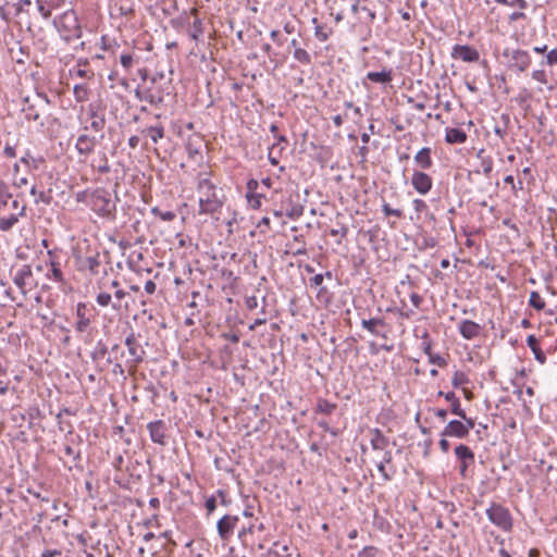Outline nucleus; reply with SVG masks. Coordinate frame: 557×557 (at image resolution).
Returning a JSON list of instances; mask_svg holds the SVG:
<instances>
[{"label": "nucleus", "mask_w": 557, "mask_h": 557, "mask_svg": "<svg viewBox=\"0 0 557 557\" xmlns=\"http://www.w3.org/2000/svg\"><path fill=\"white\" fill-rule=\"evenodd\" d=\"M199 214H214L222 208L225 196L223 189L218 187L210 178H202L198 182Z\"/></svg>", "instance_id": "1"}, {"label": "nucleus", "mask_w": 557, "mask_h": 557, "mask_svg": "<svg viewBox=\"0 0 557 557\" xmlns=\"http://www.w3.org/2000/svg\"><path fill=\"white\" fill-rule=\"evenodd\" d=\"M77 200L87 202L91 210L100 216L114 218L115 202L111 193L104 188H97L92 191L83 190L77 194Z\"/></svg>", "instance_id": "2"}, {"label": "nucleus", "mask_w": 557, "mask_h": 557, "mask_svg": "<svg viewBox=\"0 0 557 557\" xmlns=\"http://www.w3.org/2000/svg\"><path fill=\"white\" fill-rule=\"evenodd\" d=\"M61 37L70 42L82 37V27L76 12L73 9L64 11L52 21Z\"/></svg>", "instance_id": "3"}, {"label": "nucleus", "mask_w": 557, "mask_h": 557, "mask_svg": "<svg viewBox=\"0 0 557 557\" xmlns=\"http://www.w3.org/2000/svg\"><path fill=\"white\" fill-rule=\"evenodd\" d=\"M124 344L127 348L129 358L126 360L128 371L132 373L136 370L137 366L144 362L146 351L141 344L138 342L136 334L132 331L125 337Z\"/></svg>", "instance_id": "4"}, {"label": "nucleus", "mask_w": 557, "mask_h": 557, "mask_svg": "<svg viewBox=\"0 0 557 557\" xmlns=\"http://www.w3.org/2000/svg\"><path fill=\"white\" fill-rule=\"evenodd\" d=\"M485 513L491 523L505 532L511 531L513 525L512 517L506 507L497 503H491L490 507L485 510Z\"/></svg>", "instance_id": "5"}, {"label": "nucleus", "mask_w": 557, "mask_h": 557, "mask_svg": "<svg viewBox=\"0 0 557 557\" xmlns=\"http://www.w3.org/2000/svg\"><path fill=\"white\" fill-rule=\"evenodd\" d=\"M13 283L25 297L29 292L37 287L38 282L33 274L29 264H23L13 273Z\"/></svg>", "instance_id": "6"}, {"label": "nucleus", "mask_w": 557, "mask_h": 557, "mask_svg": "<svg viewBox=\"0 0 557 557\" xmlns=\"http://www.w3.org/2000/svg\"><path fill=\"white\" fill-rule=\"evenodd\" d=\"M504 57L508 59L509 66L519 72H524L531 64V55L521 49H506Z\"/></svg>", "instance_id": "7"}, {"label": "nucleus", "mask_w": 557, "mask_h": 557, "mask_svg": "<svg viewBox=\"0 0 557 557\" xmlns=\"http://www.w3.org/2000/svg\"><path fill=\"white\" fill-rule=\"evenodd\" d=\"M455 456L459 461V474L461 478L468 476V468L474 463V453L465 445L459 444L455 447Z\"/></svg>", "instance_id": "8"}, {"label": "nucleus", "mask_w": 557, "mask_h": 557, "mask_svg": "<svg viewBox=\"0 0 557 557\" xmlns=\"http://www.w3.org/2000/svg\"><path fill=\"white\" fill-rule=\"evenodd\" d=\"M237 516L224 515L216 523V530L220 539L223 542H228L232 537L234 530L238 523Z\"/></svg>", "instance_id": "9"}, {"label": "nucleus", "mask_w": 557, "mask_h": 557, "mask_svg": "<svg viewBox=\"0 0 557 557\" xmlns=\"http://www.w3.org/2000/svg\"><path fill=\"white\" fill-rule=\"evenodd\" d=\"M393 454L392 450H385L382 457L376 461L377 471L381 474L383 482L391 481L396 474V467L392 465Z\"/></svg>", "instance_id": "10"}, {"label": "nucleus", "mask_w": 557, "mask_h": 557, "mask_svg": "<svg viewBox=\"0 0 557 557\" xmlns=\"http://www.w3.org/2000/svg\"><path fill=\"white\" fill-rule=\"evenodd\" d=\"M259 182L255 178H250L247 182L246 199L248 206L251 209H259L261 207V200L267 197V194L262 190H258Z\"/></svg>", "instance_id": "11"}, {"label": "nucleus", "mask_w": 557, "mask_h": 557, "mask_svg": "<svg viewBox=\"0 0 557 557\" xmlns=\"http://www.w3.org/2000/svg\"><path fill=\"white\" fill-rule=\"evenodd\" d=\"M150 440L159 445L164 446L166 444V424L163 420L151 421L147 424Z\"/></svg>", "instance_id": "12"}, {"label": "nucleus", "mask_w": 557, "mask_h": 557, "mask_svg": "<svg viewBox=\"0 0 557 557\" xmlns=\"http://www.w3.org/2000/svg\"><path fill=\"white\" fill-rule=\"evenodd\" d=\"M144 137V146L148 148L150 144L158 145V143L164 138L165 132L162 125L146 126L140 131Z\"/></svg>", "instance_id": "13"}, {"label": "nucleus", "mask_w": 557, "mask_h": 557, "mask_svg": "<svg viewBox=\"0 0 557 557\" xmlns=\"http://www.w3.org/2000/svg\"><path fill=\"white\" fill-rule=\"evenodd\" d=\"M386 326L387 324L383 318L361 320V327L368 331L371 335L376 337L387 338V331L382 330Z\"/></svg>", "instance_id": "14"}, {"label": "nucleus", "mask_w": 557, "mask_h": 557, "mask_svg": "<svg viewBox=\"0 0 557 557\" xmlns=\"http://www.w3.org/2000/svg\"><path fill=\"white\" fill-rule=\"evenodd\" d=\"M76 322L74 329L77 333H84L87 331L91 323L89 310L85 302H78L76 306Z\"/></svg>", "instance_id": "15"}, {"label": "nucleus", "mask_w": 557, "mask_h": 557, "mask_svg": "<svg viewBox=\"0 0 557 557\" xmlns=\"http://www.w3.org/2000/svg\"><path fill=\"white\" fill-rule=\"evenodd\" d=\"M98 138L95 135H89L87 132L79 134L77 137L75 148L79 154H89L94 151Z\"/></svg>", "instance_id": "16"}, {"label": "nucleus", "mask_w": 557, "mask_h": 557, "mask_svg": "<svg viewBox=\"0 0 557 557\" xmlns=\"http://www.w3.org/2000/svg\"><path fill=\"white\" fill-rule=\"evenodd\" d=\"M451 55L463 62H476L480 59L479 51L468 45H455Z\"/></svg>", "instance_id": "17"}, {"label": "nucleus", "mask_w": 557, "mask_h": 557, "mask_svg": "<svg viewBox=\"0 0 557 557\" xmlns=\"http://www.w3.org/2000/svg\"><path fill=\"white\" fill-rule=\"evenodd\" d=\"M88 115L90 117V123L83 127L84 132H94L100 133L99 138H103L102 131L106 126V119L103 115L98 114L92 108H89Z\"/></svg>", "instance_id": "18"}, {"label": "nucleus", "mask_w": 557, "mask_h": 557, "mask_svg": "<svg viewBox=\"0 0 557 557\" xmlns=\"http://www.w3.org/2000/svg\"><path fill=\"white\" fill-rule=\"evenodd\" d=\"M460 335L468 341L480 336L482 326L472 320H462L458 325Z\"/></svg>", "instance_id": "19"}, {"label": "nucleus", "mask_w": 557, "mask_h": 557, "mask_svg": "<svg viewBox=\"0 0 557 557\" xmlns=\"http://www.w3.org/2000/svg\"><path fill=\"white\" fill-rule=\"evenodd\" d=\"M135 96L139 101L148 102L149 104L157 106L163 101L162 92L152 88H136Z\"/></svg>", "instance_id": "20"}, {"label": "nucleus", "mask_w": 557, "mask_h": 557, "mask_svg": "<svg viewBox=\"0 0 557 557\" xmlns=\"http://www.w3.org/2000/svg\"><path fill=\"white\" fill-rule=\"evenodd\" d=\"M370 445L373 450L383 453L389 450V438L380 429L374 428L370 430Z\"/></svg>", "instance_id": "21"}, {"label": "nucleus", "mask_w": 557, "mask_h": 557, "mask_svg": "<svg viewBox=\"0 0 557 557\" xmlns=\"http://www.w3.org/2000/svg\"><path fill=\"white\" fill-rule=\"evenodd\" d=\"M441 435L443 437H456V438H466L468 434L463 429V423L461 420H451L449 421Z\"/></svg>", "instance_id": "22"}, {"label": "nucleus", "mask_w": 557, "mask_h": 557, "mask_svg": "<svg viewBox=\"0 0 557 557\" xmlns=\"http://www.w3.org/2000/svg\"><path fill=\"white\" fill-rule=\"evenodd\" d=\"M49 256V264L51 267L50 271L47 273V277L57 283H62L64 281L63 273L61 271L60 262L55 260L53 252L51 250L48 251Z\"/></svg>", "instance_id": "23"}, {"label": "nucleus", "mask_w": 557, "mask_h": 557, "mask_svg": "<svg viewBox=\"0 0 557 557\" xmlns=\"http://www.w3.org/2000/svg\"><path fill=\"white\" fill-rule=\"evenodd\" d=\"M438 396H443L447 401L450 403L451 413L456 414L459 418H465V410L461 408L460 400L454 392L444 393L440 391Z\"/></svg>", "instance_id": "24"}, {"label": "nucleus", "mask_w": 557, "mask_h": 557, "mask_svg": "<svg viewBox=\"0 0 557 557\" xmlns=\"http://www.w3.org/2000/svg\"><path fill=\"white\" fill-rule=\"evenodd\" d=\"M467 134L461 128L447 127L445 129V140L447 144H465L467 141Z\"/></svg>", "instance_id": "25"}, {"label": "nucleus", "mask_w": 557, "mask_h": 557, "mask_svg": "<svg viewBox=\"0 0 557 557\" xmlns=\"http://www.w3.org/2000/svg\"><path fill=\"white\" fill-rule=\"evenodd\" d=\"M414 163L421 170L430 169L432 165L431 149L429 147L420 149L414 156Z\"/></svg>", "instance_id": "26"}, {"label": "nucleus", "mask_w": 557, "mask_h": 557, "mask_svg": "<svg viewBox=\"0 0 557 557\" xmlns=\"http://www.w3.org/2000/svg\"><path fill=\"white\" fill-rule=\"evenodd\" d=\"M366 78L379 84H388L393 81L392 69H383L381 72H368Z\"/></svg>", "instance_id": "27"}, {"label": "nucleus", "mask_w": 557, "mask_h": 557, "mask_svg": "<svg viewBox=\"0 0 557 557\" xmlns=\"http://www.w3.org/2000/svg\"><path fill=\"white\" fill-rule=\"evenodd\" d=\"M527 345L532 350L535 360L544 364L546 362V356L540 346L539 339L534 335H529L527 337Z\"/></svg>", "instance_id": "28"}, {"label": "nucleus", "mask_w": 557, "mask_h": 557, "mask_svg": "<svg viewBox=\"0 0 557 557\" xmlns=\"http://www.w3.org/2000/svg\"><path fill=\"white\" fill-rule=\"evenodd\" d=\"M44 159L41 157H33L28 152L25 153L20 159V163L24 165V171H37L40 170V165L44 163Z\"/></svg>", "instance_id": "29"}, {"label": "nucleus", "mask_w": 557, "mask_h": 557, "mask_svg": "<svg viewBox=\"0 0 557 557\" xmlns=\"http://www.w3.org/2000/svg\"><path fill=\"white\" fill-rule=\"evenodd\" d=\"M411 184L418 193L424 195L432 187L431 176H411Z\"/></svg>", "instance_id": "30"}, {"label": "nucleus", "mask_w": 557, "mask_h": 557, "mask_svg": "<svg viewBox=\"0 0 557 557\" xmlns=\"http://www.w3.org/2000/svg\"><path fill=\"white\" fill-rule=\"evenodd\" d=\"M257 520L250 521L247 525H243L237 533V537L242 543H245L247 534H253L255 531H263L264 525L262 522L256 523Z\"/></svg>", "instance_id": "31"}, {"label": "nucleus", "mask_w": 557, "mask_h": 557, "mask_svg": "<svg viewBox=\"0 0 557 557\" xmlns=\"http://www.w3.org/2000/svg\"><path fill=\"white\" fill-rule=\"evenodd\" d=\"M100 256L99 253H95L91 256L86 257L82 261V267L84 269H87L92 275H97L99 273V267H100Z\"/></svg>", "instance_id": "32"}, {"label": "nucleus", "mask_w": 557, "mask_h": 557, "mask_svg": "<svg viewBox=\"0 0 557 557\" xmlns=\"http://www.w3.org/2000/svg\"><path fill=\"white\" fill-rule=\"evenodd\" d=\"M337 408V405L335 403H331L325 398H319L317 400V405L314 407V412L325 416H331L335 409Z\"/></svg>", "instance_id": "33"}, {"label": "nucleus", "mask_w": 557, "mask_h": 557, "mask_svg": "<svg viewBox=\"0 0 557 557\" xmlns=\"http://www.w3.org/2000/svg\"><path fill=\"white\" fill-rule=\"evenodd\" d=\"M25 207L21 208L18 213H11L9 216L0 218V231H10L18 221V216L24 214Z\"/></svg>", "instance_id": "34"}, {"label": "nucleus", "mask_w": 557, "mask_h": 557, "mask_svg": "<svg viewBox=\"0 0 557 557\" xmlns=\"http://www.w3.org/2000/svg\"><path fill=\"white\" fill-rule=\"evenodd\" d=\"M509 122H510L509 115L502 114L500 122L495 123L493 131L499 139H504L507 136V128H508Z\"/></svg>", "instance_id": "35"}, {"label": "nucleus", "mask_w": 557, "mask_h": 557, "mask_svg": "<svg viewBox=\"0 0 557 557\" xmlns=\"http://www.w3.org/2000/svg\"><path fill=\"white\" fill-rule=\"evenodd\" d=\"M138 57H135L131 52H123L120 55V63L126 73H129L135 63L138 62Z\"/></svg>", "instance_id": "36"}, {"label": "nucleus", "mask_w": 557, "mask_h": 557, "mask_svg": "<svg viewBox=\"0 0 557 557\" xmlns=\"http://www.w3.org/2000/svg\"><path fill=\"white\" fill-rule=\"evenodd\" d=\"M73 94L77 102H85L89 98V88L85 84H76L73 88Z\"/></svg>", "instance_id": "37"}, {"label": "nucleus", "mask_w": 557, "mask_h": 557, "mask_svg": "<svg viewBox=\"0 0 557 557\" xmlns=\"http://www.w3.org/2000/svg\"><path fill=\"white\" fill-rule=\"evenodd\" d=\"M96 301L100 307H108L109 305H112L114 310H119L121 308L120 304L112 302V296L106 292L99 293L96 297Z\"/></svg>", "instance_id": "38"}, {"label": "nucleus", "mask_w": 557, "mask_h": 557, "mask_svg": "<svg viewBox=\"0 0 557 557\" xmlns=\"http://www.w3.org/2000/svg\"><path fill=\"white\" fill-rule=\"evenodd\" d=\"M293 57L296 61L304 65H309L312 62L310 53L302 48H296L294 50Z\"/></svg>", "instance_id": "39"}, {"label": "nucleus", "mask_w": 557, "mask_h": 557, "mask_svg": "<svg viewBox=\"0 0 557 557\" xmlns=\"http://www.w3.org/2000/svg\"><path fill=\"white\" fill-rule=\"evenodd\" d=\"M529 305L537 311L545 308V301L536 290L531 292Z\"/></svg>", "instance_id": "40"}, {"label": "nucleus", "mask_w": 557, "mask_h": 557, "mask_svg": "<svg viewBox=\"0 0 557 557\" xmlns=\"http://www.w3.org/2000/svg\"><path fill=\"white\" fill-rule=\"evenodd\" d=\"M71 442H73V440ZM63 450H64L65 456L70 457L75 465L81 461V458H82L81 450L75 449L72 446V443H66L64 445Z\"/></svg>", "instance_id": "41"}, {"label": "nucleus", "mask_w": 557, "mask_h": 557, "mask_svg": "<svg viewBox=\"0 0 557 557\" xmlns=\"http://www.w3.org/2000/svg\"><path fill=\"white\" fill-rule=\"evenodd\" d=\"M25 116L28 121L38 122L40 127H44L45 122L40 116V113L35 110L34 106H29L27 109H25Z\"/></svg>", "instance_id": "42"}, {"label": "nucleus", "mask_w": 557, "mask_h": 557, "mask_svg": "<svg viewBox=\"0 0 557 557\" xmlns=\"http://www.w3.org/2000/svg\"><path fill=\"white\" fill-rule=\"evenodd\" d=\"M382 212L386 218L387 216H395L396 219L404 218V212L401 209H394L387 202H383Z\"/></svg>", "instance_id": "43"}, {"label": "nucleus", "mask_w": 557, "mask_h": 557, "mask_svg": "<svg viewBox=\"0 0 557 557\" xmlns=\"http://www.w3.org/2000/svg\"><path fill=\"white\" fill-rule=\"evenodd\" d=\"M12 199L9 187L0 181V210Z\"/></svg>", "instance_id": "44"}, {"label": "nucleus", "mask_w": 557, "mask_h": 557, "mask_svg": "<svg viewBox=\"0 0 557 557\" xmlns=\"http://www.w3.org/2000/svg\"><path fill=\"white\" fill-rule=\"evenodd\" d=\"M151 213L156 216H159L162 221H173L176 218L175 212L173 211H162L158 207L151 209Z\"/></svg>", "instance_id": "45"}, {"label": "nucleus", "mask_w": 557, "mask_h": 557, "mask_svg": "<svg viewBox=\"0 0 557 557\" xmlns=\"http://www.w3.org/2000/svg\"><path fill=\"white\" fill-rule=\"evenodd\" d=\"M469 382L467 374L462 371H456L451 379V384L454 387H459Z\"/></svg>", "instance_id": "46"}, {"label": "nucleus", "mask_w": 557, "mask_h": 557, "mask_svg": "<svg viewBox=\"0 0 557 557\" xmlns=\"http://www.w3.org/2000/svg\"><path fill=\"white\" fill-rule=\"evenodd\" d=\"M347 234H348V227L346 225H342L338 228H331L330 230V235L331 236L338 237V239L336 240L337 245L342 244V239L344 237H346Z\"/></svg>", "instance_id": "47"}, {"label": "nucleus", "mask_w": 557, "mask_h": 557, "mask_svg": "<svg viewBox=\"0 0 557 557\" xmlns=\"http://www.w3.org/2000/svg\"><path fill=\"white\" fill-rule=\"evenodd\" d=\"M36 3H37L38 12L42 16V18L49 20L52 14V10L49 8V5L46 2H44L42 0H36Z\"/></svg>", "instance_id": "48"}, {"label": "nucleus", "mask_w": 557, "mask_h": 557, "mask_svg": "<svg viewBox=\"0 0 557 557\" xmlns=\"http://www.w3.org/2000/svg\"><path fill=\"white\" fill-rule=\"evenodd\" d=\"M531 77H532V79H534L535 82H537L542 85H546L548 82L547 74L543 69L533 70L531 73Z\"/></svg>", "instance_id": "49"}, {"label": "nucleus", "mask_w": 557, "mask_h": 557, "mask_svg": "<svg viewBox=\"0 0 557 557\" xmlns=\"http://www.w3.org/2000/svg\"><path fill=\"white\" fill-rule=\"evenodd\" d=\"M55 419H57L58 428H59L60 431L67 430L69 434H73L74 428H73V424L70 421L62 420L61 413H57L55 414Z\"/></svg>", "instance_id": "50"}, {"label": "nucleus", "mask_w": 557, "mask_h": 557, "mask_svg": "<svg viewBox=\"0 0 557 557\" xmlns=\"http://www.w3.org/2000/svg\"><path fill=\"white\" fill-rule=\"evenodd\" d=\"M541 64L548 66L557 65V48L549 50L545 55V60H543Z\"/></svg>", "instance_id": "51"}, {"label": "nucleus", "mask_w": 557, "mask_h": 557, "mask_svg": "<svg viewBox=\"0 0 557 557\" xmlns=\"http://www.w3.org/2000/svg\"><path fill=\"white\" fill-rule=\"evenodd\" d=\"M50 191H51V189H48V191H45L44 189H39L36 185H34L30 189V193L33 195H38L39 199L46 203H49L51 200V196L49 195Z\"/></svg>", "instance_id": "52"}, {"label": "nucleus", "mask_w": 557, "mask_h": 557, "mask_svg": "<svg viewBox=\"0 0 557 557\" xmlns=\"http://www.w3.org/2000/svg\"><path fill=\"white\" fill-rule=\"evenodd\" d=\"M27 416H28L29 424H32V422L34 420L44 419V413L38 407H30L27 411Z\"/></svg>", "instance_id": "53"}, {"label": "nucleus", "mask_w": 557, "mask_h": 557, "mask_svg": "<svg viewBox=\"0 0 557 557\" xmlns=\"http://www.w3.org/2000/svg\"><path fill=\"white\" fill-rule=\"evenodd\" d=\"M302 213H304V206H301V205L293 206L289 210L286 211V215L289 219H298L299 216L302 215Z\"/></svg>", "instance_id": "54"}, {"label": "nucleus", "mask_w": 557, "mask_h": 557, "mask_svg": "<svg viewBox=\"0 0 557 557\" xmlns=\"http://www.w3.org/2000/svg\"><path fill=\"white\" fill-rule=\"evenodd\" d=\"M518 177V183H515V176H505L504 183L505 185H510L513 190L522 189L523 188V182L520 180V176Z\"/></svg>", "instance_id": "55"}, {"label": "nucleus", "mask_w": 557, "mask_h": 557, "mask_svg": "<svg viewBox=\"0 0 557 557\" xmlns=\"http://www.w3.org/2000/svg\"><path fill=\"white\" fill-rule=\"evenodd\" d=\"M379 549L374 546H366L359 553L357 557H376Z\"/></svg>", "instance_id": "56"}, {"label": "nucleus", "mask_w": 557, "mask_h": 557, "mask_svg": "<svg viewBox=\"0 0 557 557\" xmlns=\"http://www.w3.org/2000/svg\"><path fill=\"white\" fill-rule=\"evenodd\" d=\"M325 276L327 278H332V273L330 271H326L324 274H315L313 277L310 278L311 285L321 286Z\"/></svg>", "instance_id": "57"}, {"label": "nucleus", "mask_w": 557, "mask_h": 557, "mask_svg": "<svg viewBox=\"0 0 557 557\" xmlns=\"http://www.w3.org/2000/svg\"><path fill=\"white\" fill-rule=\"evenodd\" d=\"M75 76L79 77V78H91L94 76V73H91L90 71L86 70V69H83L81 67V65L78 64L77 69L71 71Z\"/></svg>", "instance_id": "58"}, {"label": "nucleus", "mask_w": 557, "mask_h": 557, "mask_svg": "<svg viewBox=\"0 0 557 557\" xmlns=\"http://www.w3.org/2000/svg\"><path fill=\"white\" fill-rule=\"evenodd\" d=\"M201 21L199 18H196L193 23V33L190 34L191 38L194 40H197L198 37L201 35L202 33V28H201Z\"/></svg>", "instance_id": "59"}, {"label": "nucleus", "mask_w": 557, "mask_h": 557, "mask_svg": "<svg viewBox=\"0 0 557 557\" xmlns=\"http://www.w3.org/2000/svg\"><path fill=\"white\" fill-rule=\"evenodd\" d=\"M273 182L271 176H265L259 182L258 190H262L265 193L268 189L272 188Z\"/></svg>", "instance_id": "60"}, {"label": "nucleus", "mask_w": 557, "mask_h": 557, "mask_svg": "<svg viewBox=\"0 0 557 557\" xmlns=\"http://www.w3.org/2000/svg\"><path fill=\"white\" fill-rule=\"evenodd\" d=\"M205 506H206V509H207V511H208V515H211V513L215 510V508H216V499H215V496H214V495H212V496L208 497V498L206 499V504H205Z\"/></svg>", "instance_id": "61"}, {"label": "nucleus", "mask_w": 557, "mask_h": 557, "mask_svg": "<svg viewBox=\"0 0 557 557\" xmlns=\"http://www.w3.org/2000/svg\"><path fill=\"white\" fill-rule=\"evenodd\" d=\"M463 423V429L466 433L469 435L470 431L474 428V420L472 418L467 417L465 413V418H460Z\"/></svg>", "instance_id": "62"}, {"label": "nucleus", "mask_w": 557, "mask_h": 557, "mask_svg": "<svg viewBox=\"0 0 557 557\" xmlns=\"http://www.w3.org/2000/svg\"><path fill=\"white\" fill-rule=\"evenodd\" d=\"M413 208H414L416 212L421 213V212L428 210V205L422 199H414L413 200Z\"/></svg>", "instance_id": "63"}, {"label": "nucleus", "mask_w": 557, "mask_h": 557, "mask_svg": "<svg viewBox=\"0 0 557 557\" xmlns=\"http://www.w3.org/2000/svg\"><path fill=\"white\" fill-rule=\"evenodd\" d=\"M257 227L261 233H265L270 228V219L268 216H263L257 224Z\"/></svg>", "instance_id": "64"}]
</instances>
